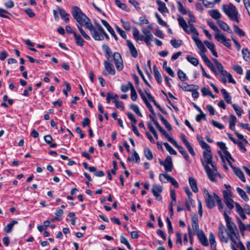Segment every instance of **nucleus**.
<instances>
[{
  "label": "nucleus",
  "mask_w": 250,
  "mask_h": 250,
  "mask_svg": "<svg viewBox=\"0 0 250 250\" xmlns=\"http://www.w3.org/2000/svg\"><path fill=\"white\" fill-rule=\"evenodd\" d=\"M204 192L206 195V197L205 198V202L206 205V206L209 209L213 208L215 206V198L214 197V193H212V195L209 194L208 190L206 189H204Z\"/></svg>",
  "instance_id": "4"
},
{
  "label": "nucleus",
  "mask_w": 250,
  "mask_h": 250,
  "mask_svg": "<svg viewBox=\"0 0 250 250\" xmlns=\"http://www.w3.org/2000/svg\"><path fill=\"white\" fill-rule=\"evenodd\" d=\"M217 23L219 27L224 31H227L229 33H232V30L229 26L224 21L221 20H217Z\"/></svg>",
  "instance_id": "20"
},
{
  "label": "nucleus",
  "mask_w": 250,
  "mask_h": 250,
  "mask_svg": "<svg viewBox=\"0 0 250 250\" xmlns=\"http://www.w3.org/2000/svg\"><path fill=\"white\" fill-rule=\"evenodd\" d=\"M236 190L239 194V195L241 196V197L245 200L246 202H248L249 200V198L247 195L246 194V192L244 190H243L242 188H240L237 187L236 188Z\"/></svg>",
  "instance_id": "33"
},
{
  "label": "nucleus",
  "mask_w": 250,
  "mask_h": 250,
  "mask_svg": "<svg viewBox=\"0 0 250 250\" xmlns=\"http://www.w3.org/2000/svg\"><path fill=\"white\" fill-rule=\"evenodd\" d=\"M236 122V117L233 115H230L229 118V127L231 130H235V125Z\"/></svg>",
  "instance_id": "28"
},
{
  "label": "nucleus",
  "mask_w": 250,
  "mask_h": 250,
  "mask_svg": "<svg viewBox=\"0 0 250 250\" xmlns=\"http://www.w3.org/2000/svg\"><path fill=\"white\" fill-rule=\"evenodd\" d=\"M78 24H77V26L80 31V32L81 33V34H82V35L83 36V37L87 40H91V38L89 36H88L86 33L85 32L83 29V28H82V26L83 25H81L79 22H78Z\"/></svg>",
  "instance_id": "40"
},
{
  "label": "nucleus",
  "mask_w": 250,
  "mask_h": 250,
  "mask_svg": "<svg viewBox=\"0 0 250 250\" xmlns=\"http://www.w3.org/2000/svg\"><path fill=\"white\" fill-rule=\"evenodd\" d=\"M207 22L208 25L216 33L221 32L220 30L218 28V27L215 25V24L212 21L208 20Z\"/></svg>",
  "instance_id": "50"
},
{
  "label": "nucleus",
  "mask_w": 250,
  "mask_h": 250,
  "mask_svg": "<svg viewBox=\"0 0 250 250\" xmlns=\"http://www.w3.org/2000/svg\"><path fill=\"white\" fill-rule=\"evenodd\" d=\"M198 36H193L192 37L193 41L195 42L198 48L200 49H203L205 46L203 44L202 41L200 40V39L198 37Z\"/></svg>",
  "instance_id": "36"
},
{
  "label": "nucleus",
  "mask_w": 250,
  "mask_h": 250,
  "mask_svg": "<svg viewBox=\"0 0 250 250\" xmlns=\"http://www.w3.org/2000/svg\"><path fill=\"white\" fill-rule=\"evenodd\" d=\"M185 31L188 33H193L196 36L199 35V33L194 25L192 23H189L188 25V28H186Z\"/></svg>",
  "instance_id": "25"
},
{
  "label": "nucleus",
  "mask_w": 250,
  "mask_h": 250,
  "mask_svg": "<svg viewBox=\"0 0 250 250\" xmlns=\"http://www.w3.org/2000/svg\"><path fill=\"white\" fill-rule=\"evenodd\" d=\"M209 15L211 17L216 20H220L222 17V15L220 13L219 11L217 9H213L209 11Z\"/></svg>",
  "instance_id": "23"
},
{
  "label": "nucleus",
  "mask_w": 250,
  "mask_h": 250,
  "mask_svg": "<svg viewBox=\"0 0 250 250\" xmlns=\"http://www.w3.org/2000/svg\"><path fill=\"white\" fill-rule=\"evenodd\" d=\"M138 96L134 86H132L131 90V98L133 101H136Z\"/></svg>",
  "instance_id": "64"
},
{
  "label": "nucleus",
  "mask_w": 250,
  "mask_h": 250,
  "mask_svg": "<svg viewBox=\"0 0 250 250\" xmlns=\"http://www.w3.org/2000/svg\"><path fill=\"white\" fill-rule=\"evenodd\" d=\"M170 176L168 175L167 174H163L161 173L159 175V180L163 183H166L168 182V181L170 178Z\"/></svg>",
  "instance_id": "43"
},
{
  "label": "nucleus",
  "mask_w": 250,
  "mask_h": 250,
  "mask_svg": "<svg viewBox=\"0 0 250 250\" xmlns=\"http://www.w3.org/2000/svg\"><path fill=\"white\" fill-rule=\"evenodd\" d=\"M163 166L164 167L166 171H172L173 168V164L171 156L168 155L166 157Z\"/></svg>",
  "instance_id": "12"
},
{
  "label": "nucleus",
  "mask_w": 250,
  "mask_h": 250,
  "mask_svg": "<svg viewBox=\"0 0 250 250\" xmlns=\"http://www.w3.org/2000/svg\"><path fill=\"white\" fill-rule=\"evenodd\" d=\"M136 69L137 70V71L138 72V73L139 74V75H140V76L141 77V78H142V79L143 80L144 82H145V83L147 84L148 86H150L149 83H148V82L146 81V80L145 79V76L143 74V72L142 71V70H141V69L140 68L139 65L137 64L136 65Z\"/></svg>",
  "instance_id": "57"
},
{
  "label": "nucleus",
  "mask_w": 250,
  "mask_h": 250,
  "mask_svg": "<svg viewBox=\"0 0 250 250\" xmlns=\"http://www.w3.org/2000/svg\"><path fill=\"white\" fill-rule=\"evenodd\" d=\"M102 49L104 51L105 56L107 59V61H105L104 62L105 71H103L102 74L105 76L109 74L111 75H114L115 74L116 72L115 68L113 65L110 62V61H111L110 60L111 57H112V60L114 61L117 70H122L123 69L124 65L121 54L117 52H114L113 54H112L110 48L106 44H103L102 45Z\"/></svg>",
  "instance_id": "2"
},
{
  "label": "nucleus",
  "mask_w": 250,
  "mask_h": 250,
  "mask_svg": "<svg viewBox=\"0 0 250 250\" xmlns=\"http://www.w3.org/2000/svg\"><path fill=\"white\" fill-rule=\"evenodd\" d=\"M233 27L234 29V31L239 36L244 37L245 35V33L244 31H243L241 29H240L237 25L235 24L233 25Z\"/></svg>",
  "instance_id": "48"
},
{
  "label": "nucleus",
  "mask_w": 250,
  "mask_h": 250,
  "mask_svg": "<svg viewBox=\"0 0 250 250\" xmlns=\"http://www.w3.org/2000/svg\"><path fill=\"white\" fill-rule=\"evenodd\" d=\"M200 55H201L203 60L206 63L210 60L208 59L207 56L205 55V52L207 51L206 47L204 48L203 49H200Z\"/></svg>",
  "instance_id": "54"
},
{
  "label": "nucleus",
  "mask_w": 250,
  "mask_h": 250,
  "mask_svg": "<svg viewBox=\"0 0 250 250\" xmlns=\"http://www.w3.org/2000/svg\"><path fill=\"white\" fill-rule=\"evenodd\" d=\"M204 168L209 179L212 182H215L216 174L214 172L208 165H204Z\"/></svg>",
  "instance_id": "16"
},
{
  "label": "nucleus",
  "mask_w": 250,
  "mask_h": 250,
  "mask_svg": "<svg viewBox=\"0 0 250 250\" xmlns=\"http://www.w3.org/2000/svg\"><path fill=\"white\" fill-rule=\"evenodd\" d=\"M232 106L238 117H240L244 113L243 109L238 105L233 104Z\"/></svg>",
  "instance_id": "44"
},
{
  "label": "nucleus",
  "mask_w": 250,
  "mask_h": 250,
  "mask_svg": "<svg viewBox=\"0 0 250 250\" xmlns=\"http://www.w3.org/2000/svg\"><path fill=\"white\" fill-rule=\"evenodd\" d=\"M188 181L192 190L195 193L197 192L198 191V189L197 186V183L196 180L192 177H189Z\"/></svg>",
  "instance_id": "22"
},
{
  "label": "nucleus",
  "mask_w": 250,
  "mask_h": 250,
  "mask_svg": "<svg viewBox=\"0 0 250 250\" xmlns=\"http://www.w3.org/2000/svg\"><path fill=\"white\" fill-rule=\"evenodd\" d=\"M242 54L244 59L247 62L250 61V52L248 48H243L242 50Z\"/></svg>",
  "instance_id": "39"
},
{
  "label": "nucleus",
  "mask_w": 250,
  "mask_h": 250,
  "mask_svg": "<svg viewBox=\"0 0 250 250\" xmlns=\"http://www.w3.org/2000/svg\"><path fill=\"white\" fill-rule=\"evenodd\" d=\"M226 225L229 230L228 232V235H230V234H234L235 236H236V234H238L237 227L234 223L232 222L231 220L226 222ZM238 235L239 236V235Z\"/></svg>",
  "instance_id": "8"
},
{
  "label": "nucleus",
  "mask_w": 250,
  "mask_h": 250,
  "mask_svg": "<svg viewBox=\"0 0 250 250\" xmlns=\"http://www.w3.org/2000/svg\"><path fill=\"white\" fill-rule=\"evenodd\" d=\"M233 171L234 173L235 174V175H237L242 181H243V182H245L246 181L244 175L242 170L239 167H234L233 169Z\"/></svg>",
  "instance_id": "24"
},
{
  "label": "nucleus",
  "mask_w": 250,
  "mask_h": 250,
  "mask_svg": "<svg viewBox=\"0 0 250 250\" xmlns=\"http://www.w3.org/2000/svg\"><path fill=\"white\" fill-rule=\"evenodd\" d=\"M186 59L188 62L194 66H197L199 63L198 60L197 59L190 56H187L186 57Z\"/></svg>",
  "instance_id": "47"
},
{
  "label": "nucleus",
  "mask_w": 250,
  "mask_h": 250,
  "mask_svg": "<svg viewBox=\"0 0 250 250\" xmlns=\"http://www.w3.org/2000/svg\"><path fill=\"white\" fill-rule=\"evenodd\" d=\"M142 32L145 35L146 38H153V36L151 32L146 28H143Z\"/></svg>",
  "instance_id": "63"
},
{
  "label": "nucleus",
  "mask_w": 250,
  "mask_h": 250,
  "mask_svg": "<svg viewBox=\"0 0 250 250\" xmlns=\"http://www.w3.org/2000/svg\"><path fill=\"white\" fill-rule=\"evenodd\" d=\"M113 102L115 103V106L117 108L120 109L123 111L125 110V106L122 102L119 101H113Z\"/></svg>",
  "instance_id": "58"
},
{
  "label": "nucleus",
  "mask_w": 250,
  "mask_h": 250,
  "mask_svg": "<svg viewBox=\"0 0 250 250\" xmlns=\"http://www.w3.org/2000/svg\"><path fill=\"white\" fill-rule=\"evenodd\" d=\"M155 15L156 18H157V21L159 24L166 27L168 26L167 23L161 19L160 16L159 15L158 13L156 12Z\"/></svg>",
  "instance_id": "49"
},
{
  "label": "nucleus",
  "mask_w": 250,
  "mask_h": 250,
  "mask_svg": "<svg viewBox=\"0 0 250 250\" xmlns=\"http://www.w3.org/2000/svg\"><path fill=\"white\" fill-rule=\"evenodd\" d=\"M191 226L193 230L196 231V233L198 231H201V229H199L198 219L196 215H194L191 217Z\"/></svg>",
  "instance_id": "19"
},
{
  "label": "nucleus",
  "mask_w": 250,
  "mask_h": 250,
  "mask_svg": "<svg viewBox=\"0 0 250 250\" xmlns=\"http://www.w3.org/2000/svg\"><path fill=\"white\" fill-rule=\"evenodd\" d=\"M181 139L184 145L188 150L189 153L192 156H195V153L194 151L193 148L189 144V143L188 141L186 139V136L184 134L182 133L181 134Z\"/></svg>",
  "instance_id": "9"
},
{
  "label": "nucleus",
  "mask_w": 250,
  "mask_h": 250,
  "mask_svg": "<svg viewBox=\"0 0 250 250\" xmlns=\"http://www.w3.org/2000/svg\"><path fill=\"white\" fill-rule=\"evenodd\" d=\"M225 228L223 225H221L218 228V235L222 242L227 243L228 241V238L225 237L224 235V231Z\"/></svg>",
  "instance_id": "18"
},
{
  "label": "nucleus",
  "mask_w": 250,
  "mask_h": 250,
  "mask_svg": "<svg viewBox=\"0 0 250 250\" xmlns=\"http://www.w3.org/2000/svg\"><path fill=\"white\" fill-rule=\"evenodd\" d=\"M164 146H165L166 149L171 155H176V151L172 147V146L167 143H164Z\"/></svg>",
  "instance_id": "46"
},
{
  "label": "nucleus",
  "mask_w": 250,
  "mask_h": 250,
  "mask_svg": "<svg viewBox=\"0 0 250 250\" xmlns=\"http://www.w3.org/2000/svg\"><path fill=\"white\" fill-rule=\"evenodd\" d=\"M144 154L145 157L149 160L153 159V154L151 150L148 147L144 148Z\"/></svg>",
  "instance_id": "45"
},
{
  "label": "nucleus",
  "mask_w": 250,
  "mask_h": 250,
  "mask_svg": "<svg viewBox=\"0 0 250 250\" xmlns=\"http://www.w3.org/2000/svg\"><path fill=\"white\" fill-rule=\"evenodd\" d=\"M72 15L76 21L81 25L88 29L92 38L95 40L101 41L104 40V37L101 33L104 30L103 27L98 23H95L96 29L93 26L90 20L82 11L78 6H74L72 9Z\"/></svg>",
  "instance_id": "1"
},
{
  "label": "nucleus",
  "mask_w": 250,
  "mask_h": 250,
  "mask_svg": "<svg viewBox=\"0 0 250 250\" xmlns=\"http://www.w3.org/2000/svg\"><path fill=\"white\" fill-rule=\"evenodd\" d=\"M182 40H177L176 39H172L170 41V43L174 48H178L182 44Z\"/></svg>",
  "instance_id": "56"
},
{
  "label": "nucleus",
  "mask_w": 250,
  "mask_h": 250,
  "mask_svg": "<svg viewBox=\"0 0 250 250\" xmlns=\"http://www.w3.org/2000/svg\"><path fill=\"white\" fill-rule=\"evenodd\" d=\"M158 116L160 118L162 123L167 129V130L168 131L171 130L172 129V127L170 124L168 122V121L166 119H165V118L161 114L159 113Z\"/></svg>",
  "instance_id": "35"
},
{
  "label": "nucleus",
  "mask_w": 250,
  "mask_h": 250,
  "mask_svg": "<svg viewBox=\"0 0 250 250\" xmlns=\"http://www.w3.org/2000/svg\"><path fill=\"white\" fill-rule=\"evenodd\" d=\"M172 144L178 149L179 152L183 156L185 159L188 162H190L189 156L183 147L178 145L175 141Z\"/></svg>",
  "instance_id": "13"
},
{
  "label": "nucleus",
  "mask_w": 250,
  "mask_h": 250,
  "mask_svg": "<svg viewBox=\"0 0 250 250\" xmlns=\"http://www.w3.org/2000/svg\"><path fill=\"white\" fill-rule=\"evenodd\" d=\"M18 223L17 221L13 220L8 224L4 229V231L7 233H10L13 229L14 226Z\"/></svg>",
  "instance_id": "26"
},
{
  "label": "nucleus",
  "mask_w": 250,
  "mask_h": 250,
  "mask_svg": "<svg viewBox=\"0 0 250 250\" xmlns=\"http://www.w3.org/2000/svg\"><path fill=\"white\" fill-rule=\"evenodd\" d=\"M196 235L201 244L204 246H208V242L205 234L202 230L196 232Z\"/></svg>",
  "instance_id": "11"
},
{
  "label": "nucleus",
  "mask_w": 250,
  "mask_h": 250,
  "mask_svg": "<svg viewBox=\"0 0 250 250\" xmlns=\"http://www.w3.org/2000/svg\"><path fill=\"white\" fill-rule=\"evenodd\" d=\"M163 135H164L167 139V140L170 142L171 144H172L175 140L171 137L169 134L167 133V132L163 129L162 127L159 130Z\"/></svg>",
  "instance_id": "41"
},
{
  "label": "nucleus",
  "mask_w": 250,
  "mask_h": 250,
  "mask_svg": "<svg viewBox=\"0 0 250 250\" xmlns=\"http://www.w3.org/2000/svg\"><path fill=\"white\" fill-rule=\"evenodd\" d=\"M209 240L211 249L213 250H215L216 246L215 238L212 232H210L209 234Z\"/></svg>",
  "instance_id": "32"
},
{
  "label": "nucleus",
  "mask_w": 250,
  "mask_h": 250,
  "mask_svg": "<svg viewBox=\"0 0 250 250\" xmlns=\"http://www.w3.org/2000/svg\"><path fill=\"white\" fill-rule=\"evenodd\" d=\"M214 197L215 198V199L216 201L217 205L218 207V209L219 210H221L223 208V203L222 202V201L220 199V198L218 196V195L215 193H214Z\"/></svg>",
  "instance_id": "51"
},
{
  "label": "nucleus",
  "mask_w": 250,
  "mask_h": 250,
  "mask_svg": "<svg viewBox=\"0 0 250 250\" xmlns=\"http://www.w3.org/2000/svg\"><path fill=\"white\" fill-rule=\"evenodd\" d=\"M122 26L127 31H129L131 29V26L130 23L128 21H124L123 19H121L120 20Z\"/></svg>",
  "instance_id": "59"
},
{
  "label": "nucleus",
  "mask_w": 250,
  "mask_h": 250,
  "mask_svg": "<svg viewBox=\"0 0 250 250\" xmlns=\"http://www.w3.org/2000/svg\"><path fill=\"white\" fill-rule=\"evenodd\" d=\"M177 3L178 5V9L182 15H186L188 13L181 2L178 1H177Z\"/></svg>",
  "instance_id": "53"
},
{
  "label": "nucleus",
  "mask_w": 250,
  "mask_h": 250,
  "mask_svg": "<svg viewBox=\"0 0 250 250\" xmlns=\"http://www.w3.org/2000/svg\"><path fill=\"white\" fill-rule=\"evenodd\" d=\"M203 96H209L212 99L215 98L214 95L212 93L211 91L206 87H203L201 90Z\"/></svg>",
  "instance_id": "34"
},
{
  "label": "nucleus",
  "mask_w": 250,
  "mask_h": 250,
  "mask_svg": "<svg viewBox=\"0 0 250 250\" xmlns=\"http://www.w3.org/2000/svg\"><path fill=\"white\" fill-rule=\"evenodd\" d=\"M5 14H10L8 11L0 8V17L9 20L10 19V17L5 15Z\"/></svg>",
  "instance_id": "60"
},
{
  "label": "nucleus",
  "mask_w": 250,
  "mask_h": 250,
  "mask_svg": "<svg viewBox=\"0 0 250 250\" xmlns=\"http://www.w3.org/2000/svg\"><path fill=\"white\" fill-rule=\"evenodd\" d=\"M115 2L117 6L121 9L127 12L129 11V9L127 5L125 3H122L120 0H115Z\"/></svg>",
  "instance_id": "42"
},
{
  "label": "nucleus",
  "mask_w": 250,
  "mask_h": 250,
  "mask_svg": "<svg viewBox=\"0 0 250 250\" xmlns=\"http://www.w3.org/2000/svg\"><path fill=\"white\" fill-rule=\"evenodd\" d=\"M101 22L104 25V26L107 29L108 31L111 34V35L113 36L114 39L116 41L118 40V37L113 30V29L111 27V26L109 25V24L104 20H101Z\"/></svg>",
  "instance_id": "17"
},
{
  "label": "nucleus",
  "mask_w": 250,
  "mask_h": 250,
  "mask_svg": "<svg viewBox=\"0 0 250 250\" xmlns=\"http://www.w3.org/2000/svg\"><path fill=\"white\" fill-rule=\"evenodd\" d=\"M127 46L131 56L136 58L138 56V51L132 42L129 40L126 41Z\"/></svg>",
  "instance_id": "15"
},
{
  "label": "nucleus",
  "mask_w": 250,
  "mask_h": 250,
  "mask_svg": "<svg viewBox=\"0 0 250 250\" xmlns=\"http://www.w3.org/2000/svg\"><path fill=\"white\" fill-rule=\"evenodd\" d=\"M163 189L160 185H153L152 186V192L153 195L158 200H161L162 198L160 193L162 192Z\"/></svg>",
  "instance_id": "10"
},
{
  "label": "nucleus",
  "mask_w": 250,
  "mask_h": 250,
  "mask_svg": "<svg viewBox=\"0 0 250 250\" xmlns=\"http://www.w3.org/2000/svg\"><path fill=\"white\" fill-rule=\"evenodd\" d=\"M222 7L223 12L230 20L235 21L237 23L239 22L240 20L238 17L239 12L233 4L232 3L223 4Z\"/></svg>",
  "instance_id": "3"
},
{
  "label": "nucleus",
  "mask_w": 250,
  "mask_h": 250,
  "mask_svg": "<svg viewBox=\"0 0 250 250\" xmlns=\"http://www.w3.org/2000/svg\"><path fill=\"white\" fill-rule=\"evenodd\" d=\"M200 145L201 146L202 148L205 150L204 151H207L211 150L210 146L208 144H207L204 140L203 141H200Z\"/></svg>",
  "instance_id": "61"
},
{
  "label": "nucleus",
  "mask_w": 250,
  "mask_h": 250,
  "mask_svg": "<svg viewBox=\"0 0 250 250\" xmlns=\"http://www.w3.org/2000/svg\"><path fill=\"white\" fill-rule=\"evenodd\" d=\"M224 202L229 209H232L234 208V204L235 203L233 199L231 198V195L227 191L224 190L223 192Z\"/></svg>",
  "instance_id": "6"
},
{
  "label": "nucleus",
  "mask_w": 250,
  "mask_h": 250,
  "mask_svg": "<svg viewBox=\"0 0 250 250\" xmlns=\"http://www.w3.org/2000/svg\"><path fill=\"white\" fill-rule=\"evenodd\" d=\"M206 64L215 75L218 74L216 69L210 61L208 62Z\"/></svg>",
  "instance_id": "62"
},
{
  "label": "nucleus",
  "mask_w": 250,
  "mask_h": 250,
  "mask_svg": "<svg viewBox=\"0 0 250 250\" xmlns=\"http://www.w3.org/2000/svg\"><path fill=\"white\" fill-rule=\"evenodd\" d=\"M177 20L178 21L179 25L182 27L184 31L186 30V28H188V25L182 17H179Z\"/></svg>",
  "instance_id": "38"
},
{
  "label": "nucleus",
  "mask_w": 250,
  "mask_h": 250,
  "mask_svg": "<svg viewBox=\"0 0 250 250\" xmlns=\"http://www.w3.org/2000/svg\"><path fill=\"white\" fill-rule=\"evenodd\" d=\"M153 70L156 81L158 83L160 84L162 82V78L156 65L153 66Z\"/></svg>",
  "instance_id": "21"
},
{
  "label": "nucleus",
  "mask_w": 250,
  "mask_h": 250,
  "mask_svg": "<svg viewBox=\"0 0 250 250\" xmlns=\"http://www.w3.org/2000/svg\"><path fill=\"white\" fill-rule=\"evenodd\" d=\"M197 86V85L188 84L187 83H184L180 87L185 91H193L194 88Z\"/></svg>",
  "instance_id": "31"
},
{
  "label": "nucleus",
  "mask_w": 250,
  "mask_h": 250,
  "mask_svg": "<svg viewBox=\"0 0 250 250\" xmlns=\"http://www.w3.org/2000/svg\"><path fill=\"white\" fill-rule=\"evenodd\" d=\"M156 3L158 5V10L162 14L163 16H165L166 13H169V10L167 7L166 4L160 0H156Z\"/></svg>",
  "instance_id": "14"
},
{
  "label": "nucleus",
  "mask_w": 250,
  "mask_h": 250,
  "mask_svg": "<svg viewBox=\"0 0 250 250\" xmlns=\"http://www.w3.org/2000/svg\"><path fill=\"white\" fill-rule=\"evenodd\" d=\"M215 39L229 49H231V43H230V40L221 32L215 34Z\"/></svg>",
  "instance_id": "5"
},
{
  "label": "nucleus",
  "mask_w": 250,
  "mask_h": 250,
  "mask_svg": "<svg viewBox=\"0 0 250 250\" xmlns=\"http://www.w3.org/2000/svg\"><path fill=\"white\" fill-rule=\"evenodd\" d=\"M221 92L223 95V97L226 102L229 104H231V97L224 88L221 89Z\"/></svg>",
  "instance_id": "30"
},
{
  "label": "nucleus",
  "mask_w": 250,
  "mask_h": 250,
  "mask_svg": "<svg viewBox=\"0 0 250 250\" xmlns=\"http://www.w3.org/2000/svg\"><path fill=\"white\" fill-rule=\"evenodd\" d=\"M58 10L61 18L64 20V21L66 23H68L69 21V15L68 13H67L64 10L62 9L58 8Z\"/></svg>",
  "instance_id": "27"
},
{
  "label": "nucleus",
  "mask_w": 250,
  "mask_h": 250,
  "mask_svg": "<svg viewBox=\"0 0 250 250\" xmlns=\"http://www.w3.org/2000/svg\"><path fill=\"white\" fill-rule=\"evenodd\" d=\"M233 235H234V234H230V235H228L230 240H231V249L233 250H238L236 248H235V245H236V246L238 244H237V242L235 240V238H234L233 237Z\"/></svg>",
  "instance_id": "52"
},
{
  "label": "nucleus",
  "mask_w": 250,
  "mask_h": 250,
  "mask_svg": "<svg viewBox=\"0 0 250 250\" xmlns=\"http://www.w3.org/2000/svg\"><path fill=\"white\" fill-rule=\"evenodd\" d=\"M177 75L179 79L183 82L188 79L186 74L181 70H178Z\"/></svg>",
  "instance_id": "55"
},
{
  "label": "nucleus",
  "mask_w": 250,
  "mask_h": 250,
  "mask_svg": "<svg viewBox=\"0 0 250 250\" xmlns=\"http://www.w3.org/2000/svg\"><path fill=\"white\" fill-rule=\"evenodd\" d=\"M74 37L75 40V42L78 46L83 47L84 45V41L79 35H77L76 32H74Z\"/></svg>",
  "instance_id": "29"
},
{
  "label": "nucleus",
  "mask_w": 250,
  "mask_h": 250,
  "mask_svg": "<svg viewBox=\"0 0 250 250\" xmlns=\"http://www.w3.org/2000/svg\"><path fill=\"white\" fill-rule=\"evenodd\" d=\"M132 86H134L133 84L130 82H128L126 84H122L121 87V90L123 92H126L129 89L131 90Z\"/></svg>",
  "instance_id": "37"
},
{
  "label": "nucleus",
  "mask_w": 250,
  "mask_h": 250,
  "mask_svg": "<svg viewBox=\"0 0 250 250\" xmlns=\"http://www.w3.org/2000/svg\"><path fill=\"white\" fill-rule=\"evenodd\" d=\"M204 159H201V163L202 165L204 167V165L211 164V162L213 161V157L211 153V150L207 151H203V152Z\"/></svg>",
  "instance_id": "7"
}]
</instances>
